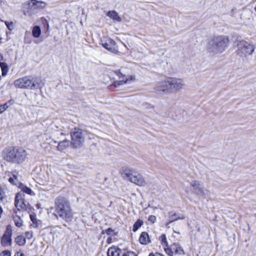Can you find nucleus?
I'll use <instances>...</instances> for the list:
<instances>
[{
    "instance_id": "44",
    "label": "nucleus",
    "mask_w": 256,
    "mask_h": 256,
    "mask_svg": "<svg viewBox=\"0 0 256 256\" xmlns=\"http://www.w3.org/2000/svg\"><path fill=\"white\" fill-rule=\"evenodd\" d=\"M4 110L2 105H0V114L4 112Z\"/></svg>"
},
{
    "instance_id": "42",
    "label": "nucleus",
    "mask_w": 256,
    "mask_h": 256,
    "mask_svg": "<svg viewBox=\"0 0 256 256\" xmlns=\"http://www.w3.org/2000/svg\"><path fill=\"white\" fill-rule=\"evenodd\" d=\"M30 219L33 222V224H34V227H36L37 226V224H34V220L36 221V219L34 218V216H30Z\"/></svg>"
},
{
    "instance_id": "27",
    "label": "nucleus",
    "mask_w": 256,
    "mask_h": 256,
    "mask_svg": "<svg viewBox=\"0 0 256 256\" xmlns=\"http://www.w3.org/2000/svg\"><path fill=\"white\" fill-rule=\"evenodd\" d=\"M143 223V221L140 220H138L136 222L133 226V232H135L138 230L142 226Z\"/></svg>"
},
{
    "instance_id": "21",
    "label": "nucleus",
    "mask_w": 256,
    "mask_h": 256,
    "mask_svg": "<svg viewBox=\"0 0 256 256\" xmlns=\"http://www.w3.org/2000/svg\"><path fill=\"white\" fill-rule=\"evenodd\" d=\"M107 16L112 19L118 22L122 21L121 18L118 16V13L114 10L108 12L107 13Z\"/></svg>"
},
{
    "instance_id": "12",
    "label": "nucleus",
    "mask_w": 256,
    "mask_h": 256,
    "mask_svg": "<svg viewBox=\"0 0 256 256\" xmlns=\"http://www.w3.org/2000/svg\"><path fill=\"white\" fill-rule=\"evenodd\" d=\"M12 230L10 226H7L6 230L2 238V244L4 246L10 245L12 242Z\"/></svg>"
},
{
    "instance_id": "34",
    "label": "nucleus",
    "mask_w": 256,
    "mask_h": 256,
    "mask_svg": "<svg viewBox=\"0 0 256 256\" xmlns=\"http://www.w3.org/2000/svg\"><path fill=\"white\" fill-rule=\"evenodd\" d=\"M32 236H33V232H32V231L26 232L25 233V236H26L25 238H26L30 240L32 238Z\"/></svg>"
},
{
    "instance_id": "28",
    "label": "nucleus",
    "mask_w": 256,
    "mask_h": 256,
    "mask_svg": "<svg viewBox=\"0 0 256 256\" xmlns=\"http://www.w3.org/2000/svg\"><path fill=\"white\" fill-rule=\"evenodd\" d=\"M128 82H129V78L122 79L120 80L114 81L113 84L115 87H118L120 85H122L124 84L128 83Z\"/></svg>"
},
{
    "instance_id": "23",
    "label": "nucleus",
    "mask_w": 256,
    "mask_h": 256,
    "mask_svg": "<svg viewBox=\"0 0 256 256\" xmlns=\"http://www.w3.org/2000/svg\"><path fill=\"white\" fill-rule=\"evenodd\" d=\"M32 34L34 38H38L40 37L41 34V30L39 26H35L33 28Z\"/></svg>"
},
{
    "instance_id": "6",
    "label": "nucleus",
    "mask_w": 256,
    "mask_h": 256,
    "mask_svg": "<svg viewBox=\"0 0 256 256\" xmlns=\"http://www.w3.org/2000/svg\"><path fill=\"white\" fill-rule=\"evenodd\" d=\"M86 132L78 128H74L70 132L72 138L71 144L74 148L80 146L84 141Z\"/></svg>"
},
{
    "instance_id": "4",
    "label": "nucleus",
    "mask_w": 256,
    "mask_h": 256,
    "mask_svg": "<svg viewBox=\"0 0 256 256\" xmlns=\"http://www.w3.org/2000/svg\"><path fill=\"white\" fill-rule=\"evenodd\" d=\"M14 85L16 87L20 88L34 90L40 88L44 84L40 79L29 76L16 80L14 82Z\"/></svg>"
},
{
    "instance_id": "14",
    "label": "nucleus",
    "mask_w": 256,
    "mask_h": 256,
    "mask_svg": "<svg viewBox=\"0 0 256 256\" xmlns=\"http://www.w3.org/2000/svg\"><path fill=\"white\" fill-rule=\"evenodd\" d=\"M102 46L106 50L114 52V51L115 42L112 38H108L106 40H102Z\"/></svg>"
},
{
    "instance_id": "2",
    "label": "nucleus",
    "mask_w": 256,
    "mask_h": 256,
    "mask_svg": "<svg viewBox=\"0 0 256 256\" xmlns=\"http://www.w3.org/2000/svg\"><path fill=\"white\" fill-rule=\"evenodd\" d=\"M229 38L226 36H214L210 38L208 42V50L214 54H221L228 46Z\"/></svg>"
},
{
    "instance_id": "9",
    "label": "nucleus",
    "mask_w": 256,
    "mask_h": 256,
    "mask_svg": "<svg viewBox=\"0 0 256 256\" xmlns=\"http://www.w3.org/2000/svg\"><path fill=\"white\" fill-rule=\"evenodd\" d=\"M164 251L168 256H173L174 252L176 254H184V252L182 248L178 244L174 243L171 245L170 248H164Z\"/></svg>"
},
{
    "instance_id": "33",
    "label": "nucleus",
    "mask_w": 256,
    "mask_h": 256,
    "mask_svg": "<svg viewBox=\"0 0 256 256\" xmlns=\"http://www.w3.org/2000/svg\"><path fill=\"white\" fill-rule=\"evenodd\" d=\"M156 220V218L155 216L151 215L149 216L148 221L150 224H153L155 222Z\"/></svg>"
},
{
    "instance_id": "39",
    "label": "nucleus",
    "mask_w": 256,
    "mask_h": 256,
    "mask_svg": "<svg viewBox=\"0 0 256 256\" xmlns=\"http://www.w3.org/2000/svg\"><path fill=\"white\" fill-rule=\"evenodd\" d=\"M0 256H11V254L10 251L4 250L0 254Z\"/></svg>"
},
{
    "instance_id": "3",
    "label": "nucleus",
    "mask_w": 256,
    "mask_h": 256,
    "mask_svg": "<svg viewBox=\"0 0 256 256\" xmlns=\"http://www.w3.org/2000/svg\"><path fill=\"white\" fill-rule=\"evenodd\" d=\"M27 153L20 147H10L4 151V158L8 162L21 164L26 159Z\"/></svg>"
},
{
    "instance_id": "32",
    "label": "nucleus",
    "mask_w": 256,
    "mask_h": 256,
    "mask_svg": "<svg viewBox=\"0 0 256 256\" xmlns=\"http://www.w3.org/2000/svg\"><path fill=\"white\" fill-rule=\"evenodd\" d=\"M8 181L13 184H16V182L18 181V176L16 174H13L12 177H10L8 179Z\"/></svg>"
},
{
    "instance_id": "36",
    "label": "nucleus",
    "mask_w": 256,
    "mask_h": 256,
    "mask_svg": "<svg viewBox=\"0 0 256 256\" xmlns=\"http://www.w3.org/2000/svg\"><path fill=\"white\" fill-rule=\"evenodd\" d=\"M114 232V230L111 228H108L106 230H103L102 232V234H106L108 235H110L111 234L112 232Z\"/></svg>"
},
{
    "instance_id": "31",
    "label": "nucleus",
    "mask_w": 256,
    "mask_h": 256,
    "mask_svg": "<svg viewBox=\"0 0 256 256\" xmlns=\"http://www.w3.org/2000/svg\"><path fill=\"white\" fill-rule=\"evenodd\" d=\"M117 75L118 76V77L119 78H122V79H126L127 78H125V76L122 73L120 72H117ZM129 78V81L130 80H134V77L132 76H128V78Z\"/></svg>"
},
{
    "instance_id": "22",
    "label": "nucleus",
    "mask_w": 256,
    "mask_h": 256,
    "mask_svg": "<svg viewBox=\"0 0 256 256\" xmlns=\"http://www.w3.org/2000/svg\"><path fill=\"white\" fill-rule=\"evenodd\" d=\"M170 220L168 224H166V226H168L170 223L175 221L177 220H183L184 218V216L182 214H181L180 216H178L177 214L174 213L170 216Z\"/></svg>"
},
{
    "instance_id": "17",
    "label": "nucleus",
    "mask_w": 256,
    "mask_h": 256,
    "mask_svg": "<svg viewBox=\"0 0 256 256\" xmlns=\"http://www.w3.org/2000/svg\"><path fill=\"white\" fill-rule=\"evenodd\" d=\"M139 241L142 244H147L151 242L149 236L146 232H142L139 238Z\"/></svg>"
},
{
    "instance_id": "26",
    "label": "nucleus",
    "mask_w": 256,
    "mask_h": 256,
    "mask_svg": "<svg viewBox=\"0 0 256 256\" xmlns=\"http://www.w3.org/2000/svg\"><path fill=\"white\" fill-rule=\"evenodd\" d=\"M160 241L161 244L164 248H168V242L166 240V234H162L160 237Z\"/></svg>"
},
{
    "instance_id": "19",
    "label": "nucleus",
    "mask_w": 256,
    "mask_h": 256,
    "mask_svg": "<svg viewBox=\"0 0 256 256\" xmlns=\"http://www.w3.org/2000/svg\"><path fill=\"white\" fill-rule=\"evenodd\" d=\"M121 252V250L116 247H110L108 249V256H119Z\"/></svg>"
},
{
    "instance_id": "43",
    "label": "nucleus",
    "mask_w": 256,
    "mask_h": 256,
    "mask_svg": "<svg viewBox=\"0 0 256 256\" xmlns=\"http://www.w3.org/2000/svg\"><path fill=\"white\" fill-rule=\"evenodd\" d=\"M14 256H24V255L22 252H17Z\"/></svg>"
},
{
    "instance_id": "30",
    "label": "nucleus",
    "mask_w": 256,
    "mask_h": 256,
    "mask_svg": "<svg viewBox=\"0 0 256 256\" xmlns=\"http://www.w3.org/2000/svg\"><path fill=\"white\" fill-rule=\"evenodd\" d=\"M22 190L28 194L34 196V192L29 188L26 186H23L22 188Z\"/></svg>"
},
{
    "instance_id": "1",
    "label": "nucleus",
    "mask_w": 256,
    "mask_h": 256,
    "mask_svg": "<svg viewBox=\"0 0 256 256\" xmlns=\"http://www.w3.org/2000/svg\"><path fill=\"white\" fill-rule=\"evenodd\" d=\"M56 216L60 217L66 222H70L73 213L70 202L64 198L58 196L55 202Z\"/></svg>"
},
{
    "instance_id": "25",
    "label": "nucleus",
    "mask_w": 256,
    "mask_h": 256,
    "mask_svg": "<svg viewBox=\"0 0 256 256\" xmlns=\"http://www.w3.org/2000/svg\"><path fill=\"white\" fill-rule=\"evenodd\" d=\"M15 241L19 246H24L26 244V238L22 236H18L16 238Z\"/></svg>"
},
{
    "instance_id": "16",
    "label": "nucleus",
    "mask_w": 256,
    "mask_h": 256,
    "mask_svg": "<svg viewBox=\"0 0 256 256\" xmlns=\"http://www.w3.org/2000/svg\"><path fill=\"white\" fill-rule=\"evenodd\" d=\"M31 1L28 4H25L23 6V12L26 16H30L34 13V8H32Z\"/></svg>"
},
{
    "instance_id": "18",
    "label": "nucleus",
    "mask_w": 256,
    "mask_h": 256,
    "mask_svg": "<svg viewBox=\"0 0 256 256\" xmlns=\"http://www.w3.org/2000/svg\"><path fill=\"white\" fill-rule=\"evenodd\" d=\"M32 8H34V10L37 8H44L46 6V4L44 2L42 1H38L36 0H31V5Z\"/></svg>"
},
{
    "instance_id": "45",
    "label": "nucleus",
    "mask_w": 256,
    "mask_h": 256,
    "mask_svg": "<svg viewBox=\"0 0 256 256\" xmlns=\"http://www.w3.org/2000/svg\"><path fill=\"white\" fill-rule=\"evenodd\" d=\"M234 10H232V12H234Z\"/></svg>"
},
{
    "instance_id": "10",
    "label": "nucleus",
    "mask_w": 256,
    "mask_h": 256,
    "mask_svg": "<svg viewBox=\"0 0 256 256\" xmlns=\"http://www.w3.org/2000/svg\"><path fill=\"white\" fill-rule=\"evenodd\" d=\"M24 196L23 194L20 192L16 196L14 205L18 210H24L26 208V202L24 200Z\"/></svg>"
},
{
    "instance_id": "7",
    "label": "nucleus",
    "mask_w": 256,
    "mask_h": 256,
    "mask_svg": "<svg viewBox=\"0 0 256 256\" xmlns=\"http://www.w3.org/2000/svg\"><path fill=\"white\" fill-rule=\"evenodd\" d=\"M255 48L253 44L245 40H242L238 44V54L240 56H246L252 54Z\"/></svg>"
},
{
    "instance_id": "41",
    "label": "nucleus",
    "mask_w": 256,
    "mask_h": 256,
    "mask_svg": "<svg viewBox=\"0 0 256 256\" xmlns=\"http://www.w3.org/2000/svg\"><path fill=\"white\" fill-rule=\"evenodd\" d=\"M58 228L60 229V228H61L59 226H56L53 227L51 230V232L52 233L54 232H55L56 231Z\"/></svg>"
},
{
    "instance_id": "20",
    "label": "nucleus",
    "mask_w": 256,
    "mask_h": 256,
    "mask_svg": "<svg viewBox=\"0 0 256 256\" xmlns=\"http://www.w3.org/2000/svg\"><path fill=\"white\" fill-rule=\"evenodd\" d=\"M70 140L65 139L58 143V146H57V149L59 151H62L68 148L70 146Z\"/></svg>"
},
{
    "instance_id": "8",
    "label": "nucleus",
    "mask_w": 256,
    "mask_h": 256,
    "mask_svg": "<svg viewBox=\"0 0 256 256\" xmlns=\"http://www.w3.org/2000/svg\"><path fill=\"white\" fill-rule=\"evenodd\" d=\"M170 92L180 91L186 86L184 80L177 78H168Z\"/></svg>"
},
{
    "instance_id": "37",
    "label": "nucleus",
    "mask_w": 256,
    "mask_h": 256,
    "mask_svg": "<svg viewBox=\"0 0 256 256\" xmlns=\"http://www.w3.org/2000/svg\"><path fill=\"white\" fill-rule=\"evenodd\" d=\"M5 197V192L4 190L0 186V200H2Z\"/></svg>"
},
{
    "instance_id": "29",
    "label": "nucleus",
    "mask_w": 256,
    "mask_h": 256,
    "mask_svg": "<svg viewBox=\"0 0 256 256\" xmlns=\"http://www.w3.org/2000/svg\"><path fill=\"white\" fill-rule=\"evenodd\" d=\"M14 220L16 226L20 227L22 225V220L19 216H14Z\"/></svg>"
},
{
    "instance_id": "24",
    "label": "nucleus",
    "mask_w": 256,
    "mask_h": 256,
    "mask_svg": "<svg viewBox=\"0 0 256 256\" xmlns=\"http://www.w3.org/2000/svg\"><path fill=\"white\" fill-rule=\"evenodd\" d=\"M0 67L1 68L2 71V76H5L7 74L8 68L7 64L4 62H0Z\"/></svg>"
},
{
    "instance_id": "13",
    "label": "nucleus",
    "mask_w": 256,
    "mask_h": 256,
    "mask_svg": "<svg viewBox=\"0 0 256 256\" xmlns=\"http://www.w3.org/2000/svg\"><path fill=\"white\" fill-rule=\"evenodd\" d=\"M190 186L192 188V192L194 194L200 196H204V192L199 182L194 180L190 183Z\"/></svg>"
},
{
    "instance_id": "35",
    "label": "nucleus",
    "mask_w": 256,
    "mask_h": 256,
    "mask_svg": "<svg viewBox=\"0 0 256 256\" xmlns=\"http://www.w3.org/2000/svg\"><path fill=\"white\" fill-rule=\"evenodd\" d=\"M5 24L6 27L10 30H12L14 28V24L12 22H5Z\"/></svg>"
},
{
    "instance_id": "38",
    "label": "nucleus",
    "mask_w": 256,
    "mask_h": 256,
    "mask_svg": "<svg viewBox=\"0 0 256 256\" xmlns=\"http://www.w3.org/2000/svg\"><path fill=\"white\" fill-rule=\"evenodd\" d=\"M122 256H137L136 254L131 251H128L126 252H125Z\"/></svg>"
},
{
    "instance_id": "5",
    "label": "nucleus",
    "mask_w": 256,
    "mask_h": 256,
    "mask_svg": "<svg viewBox=\"0 0 256 256\" xmlns=\"http://www.w3.org/2000/svg\"><path fill=\"white\" fill-rule=\"evenodd\" d=\"M122 174L124 178L138 186L145 185L146 182L143 176L134 169L126 168L123 170Z\"/></svg>"
},
{
    "instance_id": "15",
    "label": "nucleus",
    "mask_w": 256,
    "mask_h": 256,
    "mask_svg": "<svg viewBox=\"0 0 256 256\" xmlns=\"http://www.w3.org/2000/svg\"><path fill=\"white\" fill-rule=\"evenodd\" d=\"M44 142L41 144V146L44 148H48V144H52V142L56 143L57 141L54 138H52L51 136L47 134L43 136Z\"/></svg>"
},
{
    "instance_id": "40",
    "label": "nucleus",
    "mask_w": 256,
    "mask_h": 256,
    "mask_svg": "<svg viewBox=\"0 0 256 256\" xmlns=\"http://www.w3.org/2000/svg\"><path fill=\"white\" fill-rule=\"evenodd\" d=\"M10 101H9L3 104H2V108H4V110H6L8 107V104H10Z\"/></svg>"
},
{
    "instance_id": "46",
    "label": "nucleus",
    "mask_w": 256,
    "mask_h": 256,
    "mask_svg": "<svg viewBox=\"0 0 256 256\" xmlns=\"http://www.w3.org/2000/svg\"><path fill=\"white\" fill-rule=\"evenodd\" d=\"M255 10H256V6L255 7Z\"/></svg>"
},
{
    "instance_id": "11",
    "label": "nucleus",
    "mask_w": 256,
    "mask_h": 256,
    "mask_svg": "<svg viewBox=\"0 0 256 256\" xmlns=\"http://www.w3.org/2000/svg\"><path fill=\"white\" fill-rule=\"evenodd\" d=\"M168 82H169L168 78L164 80L158 82L154 88L155 90L160 92L170 94V90L168 88L169 84Z\"/></svg>"
}]
</instances>
